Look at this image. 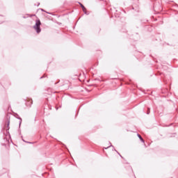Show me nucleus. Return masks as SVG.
<instances>
[{
    "label": "nucleus",
    "instance_id": "nucleus-1",
    "mask_svg": "<svg viewBox=\"0 0 178 178\" xmlns=\"http://www.w3.org/2000/svg\"><path fill=\"white\" fill-rule=\"evenodd\" d=\"M41 21H40V19H37L35 21V24L33 26L34 30H35L36 33L38 34H40V33H41Z\"/></svg>",
    "mask_w": 178,
    "mask_h": 178
},
{
    "label": "nucleus",
    "instance_id": "nucleus-5",
    "mask_svg": "<svg viewBox=\"0 0 178 178\" xmlns=\"http://www.w3.org/2000/svg\"><path fill=\"white\" fill-rule=\"evenodd\" d=\"M149 113V108H148L147 115Z\"/></svg>",
    "mask_w": 178,
    "mask_h": 178
},
{
    "label": "nucleus",
    "instance_id": "nucleus-6",
    "mask_svg": "<svg viewBox=\"0 0 178 178\" xmlns=\"http://www.w3.org/2000/svg\"><path fill=\"white\" fill-rule=\"evenodd\" d=\"M119 155H120V156H122V155H120V154H119Z\"/></svg>",
    "mask_w": 178,
    "mask_h": 178
},
{
    "label": "nucleus",
    "instance_id": "nucleus-3",
    "mask_svg": "<svg viewBox=\"0 0 178 178\" xmlns=\"http://www.w3.org/2000/svg\"><path fill=\"white\" fill-rule=\"evenodd\" d=\"M138 137L140 138V141H142V143H144V139H143V137H141V135L138 134Z\"/></svg>",
    "mask_w": 178,
    "mask_h": 178
},
{
    "label": "nucleus",
    "instance_id": "nucleus-7",
    "mask_svg": "<svg viewBox=\"0 0 178 178\" xmlns=\"http://www.w3.org/2000/svg\"><path fill=\"white\" fill-rule=\"evenodd\" d=\"M119 155H120V156H122V155H120V154H119Z\"/></svg>",
    "mask_w": 178,
    "mask_h": 178
},
{
    "label": "nucleus",
    "instance_id": "nucleus-4",
    "mask_svg": "<svg viewBox=\"0 0 178 178\" xmlns=\"http://www.w3.org/2000/svg\"><path fill=\"white\" fill-rule=\"evenodd\" d=\"M31 104H33V100H29V102H28V105H31Z\"/></svg>",
    "mask_w": 178,
    "mask_h": 178
},
{
    "label": "nucleus",
    "instance_id": "nucleus-2",
    "mask_svg": "<svg viewBox=\"0 0 178 178\" xmlns=\"http://www.w3.org/2000/svg\"><path fill=\"white\" fill-rule=\"evenodd\" d=\"M81 7L82 8V10L84 12V13H87V9L86 8V7H84L83 4H81Z\"/></svg>",
    "mask_w": 178,
    "mask_h": 178
}]
</instances>
